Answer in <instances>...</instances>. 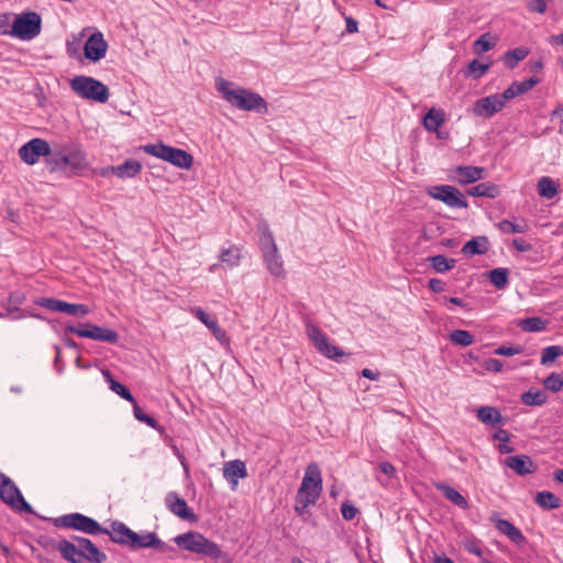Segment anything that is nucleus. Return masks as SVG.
<instances>
[{
    "mask_svg": "<svg viewBox=\"0 0 563 563\" xmlns=\"http://www.w3.org/2000/svg\"><path fill=\"white\" fill-rule=\"evenodd\" d=\"M516 82L517 81H514L507 89L499 93L500 98L505 103L514 99L515 97L520 96L519 91L516 89Z\"/></svg>",
    "mask_w": 563,
    "mask_h": 563,
    "instance_id": "obj_56",
    "label": "nucleus"
},
{
    "mask_svg": "<svg viewBox=\"0 0 563 563\" xmlns=\"http://www.w3.org/2000/svg\"><path fill=\"white\" fill-rule=\"evenodd\" d=\"M346 22V32L347 33H355L357 32L358 23L353 18L349 16L345 19Z\"/></svg>",
    "mask_w": 563,
    "mask_h": 563,
    "instance_id": "obj_63",
    "label": "nucleus"
},
{
    "mask_svg": "<svg viewBox=\"0 0 563 563\" xmlns=\"http://www.w3.org/2000/svg\"><path fill=\"white\" fill-rule=\"evenodd\" d=\"M528 53V49L518 47L515 49L507 51L504 54L503 58L506 66L510 69H514L520 60L527 57Z\"/></svg>",
    "mask_w": 563,
    "mask_h": 563,
    "instance_id": "obj_38",
    "label": "nucleus"
},
{
    "mask_svg": "<svg viewBox=\"0 0 563 563\" xmlns=\"http://www.w3.org/2000/svg\"><path fill=\"white\" fill-rule=\"evenodd\" d=\"M142 150L144 153L168 162L178 168L189 169L194 164L191 154L185 150L166 145L163 142L146 144L142 146Z\"/></svg>",
    "mask_w": 563,
    "mask_h": 563,
    "instance_id": "obj_4",
    "label": "nucleus"
},
{
    "mask_svg": "<svg viewBox=\"0 0 563 563\" xmlns=\"http://www.w3.org/2000/svg\"><path fill=\"white\" fill-rule=\"evenodd\" d=\"M485 168L477 166H456L449 172V178L463 186L484 178Z\"/></svg>",
    "mask_w": 563,
    "mask_h": 563,
    "instance_id": "obj_17",
    "label": "nucleus"
},
{
    "mask_svg": "<svg viewBox=\"0 0 563 563\" xmlns=\"http://www.w3.org/2000/svg\"><path fill=\"white\" fill-rule=\"evenodd\" d=\"M173 541L183 550L203 554L214 560L225 559L227 554L220 547L207 539L203 534L197 531H188L176 536Z\"/></svg>",
    "mask_w": 563,
    "mask_h": 563,
    "instance_id": "obj_3",
    "label": "nucleus"
},
{
    "mask_svg": "<svg viewBox=\"0 0 563 563\" xmlns=\"http://www.w3.org/2000/svg\"><path fill=\"white\" fill-rule=\"evenodd\" d=\"M379 470L382 473H384L385 475H388V476H394L395 475V467L393 466L391 463L385 461V462H382L379 463Z\"/></svg>",
    "mask_w": 563,
    "mask_h": 563,
    "instance_id": "obj_60",
    "label": "nucleus"
},
{
    "mask_svg": "<svg viewBox=\"0 0 563 563\" xmlns=\"http://www.w3.org/2000/svg\"><path fill=\"white\" fill-rule=\"evenodd\" d=\"M51 146L43 139H32L19 148V156L27 165H34L40 157H49Z\"/></svg>",
    "mask_w": 563,
    "mask_h": 563,
    "instance_id": "obj_14",
    "label": "nucleus"
},
{
    "mask_svg": "<svg viewBox=\"0 0 563 563\" xmlns=\"http://www.w3.org/2000/svg\"><path fill=\"white\" fill-rule=\"evenodd\" d=\"M489 250V241L486 236L479 235L467 241L463 247L462 253L465 256L482 255Z\"/></svg>",
    "mask_w": 563,
    "mask_h": 563,
    "instance_id": "obj_26",
    "label": "nucleus"
},
{
    "mask_svg": "<svg viewBox=\"0 0 563 563\" xmlns=\"http://www.w3.org/2000/svg\"><path fill=\"white\" fill-rule=\"evenodd\" d=\"M509 272L507 268H494L489 272V282L498 289H504L508 284Z\"/></svg>",
    "mask_w": 563,
    "mask_h": 563,
    "instance_id": "obj_43",
    "label": "nucleus"
},
{
    "mask_svg": "<svg viewBox=\"0 0 563 563\" xmlns=\"http://www.w3.org/2000/svg\"><path fill=\"white\" fill-rule=\"evenodd\" d=\"M476 416L485 424L495 426L503 422V416L496 407L482 406L477 409Z\"/></svg>",
    "mask_w": 563,
    "mask_h": 563,
    "instance_id": "obj_29",
    "label": "nucleus"
},
{
    "mask_svg": "<svg viewBox=\"0 0 563 563\" xmlns=\"http://www.w3.org/2000/svg\"><path fill=\"white\" fill-rule=\"evenodd\" d=\"M492 63H481L478 59L471 60L464 69L466 77H473L474 79L482 78L486 71L490 68Z\"/></svg>",
    "mask_w": 563,
    "mask_h": 563,
    "instance_id": "obj_37",
    "label": "nucleus"
},
{
    "mask_svg": "<svg viewBox=\"0 0 563 563\" xmlns=\"http://www.w3.org/2000/svg\"><path fill=\"white\" fill-rule=\"evenodd\" d=\"M496 44V41L489 33L482 34L473 45L474 53L483 54L492 49Z\"/></svg>",
    "mask_w": 563,
    "mask_h": 563,
    "instance_id": "obj_45",
    "label": "nucleus"
},
{
    "mask_svg": "<svg viewBox=\"0 0 563 563\" xmlns=\"http://www.w3.org/2000/svg\"><path fill=\"white\" fill-rule=\"evenodd\" d=\"M322 492V476L316 463L308 464L297 495L318 500Z\"/></svg>",
    "mask_w": 563,
    "mask_h": 563,
    "instance_id": "obj_11",
    "label": "nucleus"
},
{
    "mask_svg": "<svg viewBox=\"0 0 563 563\" xmlns=\"http://www.w3.org/2000/svg\"><path fill=\"white\" fill-rule=\"evenodd\" d=\"M307 334L312 341L316 350L323 356L338 361L339 357L344 355V351L341 347L331 344L318 327L308 324Z\"/></svg>",
    "mask_w": 563,
    "mask_h": 563,
    "instance_id": "obj_13",
    "label": "nucleus"
},
{
    "mask_svg": "<svg viewBox=\"0 0 563 563\" xmlns=\"http://www.w3.org/2000/svg\"><path fill=\"white\" fill-rule=\"evenodd\" d=\"M547 321L539 317H530L520 320L519 327L526 332H540L547 329Z\"/></svg>",
    "mask_w": 563,
    "mask_h": 563,
    "instance_id": "obj_40",
    "label": "nucleus"
},
{
    "mask_svg": "<svg viewBox=\"0 0 563 563\" xmlns=\"http://www.w3.org/2000/svg\"><path fill=\"white\" fill-rule=\"evenodd\" d=\"M11 26L9 24V19L5 15H0V33L10 35Z\"/></svg>",
    "mask_w": 563,
    "mask_h": 563,
    "instance_id": "obj_61",
    "label": "nucleus"
},
{
    "mask_svg": "<svg viewBox=\"0 0 563 563\" xmlns=\"http://www.w3.org/2000/svg\"><path fill=\"white\" fill-rule=\"evenodd\" d=\"M543 386L551 391H560L563 388V373H551L544 380Z\"/></svg>",
    "mask_w": 563,
    "mask_h": 563,
    "instance_id": "obj_48",
    "label": "nucleus"
},
{
    "mask_svg": "<svg viewBox=\"0 0 563 563\" xmlns=\"http://www.w3.org/2000/svg\"><path fill=\"white\" fill-rule=\"evenodd\" d=\"M216 88L228 103L239 110L255 111L262 114L268 112L267 101L254 91L236 86L223 78L217 79Z\"/></svg>",
    "mask_w": 563,
    "mask_h": 563,
    "instance_id": "obj_1",
    "label": "nucleus"
},
{
    "mask_svg": "<svg viewBox=\"0 0 563 563\" xmlns=\"http://www.w3.org/2000/svg\"><path fill=\"white\" fill-rule=\"evenodd\" d=\"M42 30V19L36 12H25L18 15L10 30V35L22 41L36 37Z\"/></svg>",
    "mask_w": 563,
    "mask_h": 563,
    "instance_id": "obj_8",
    "label": "nucleus"
},
{
    "mask_svg": "<svg viewBox=\"0 0 563 563\" xmlns=\"http://www.w3.org/2000/svg\"><path fill=\"white\" fill-rule=\"evenodd\" d=\"M441 492L454 505L461 507L462 509H466L468 507V503L464 496H462L455 488L449 485L440 486Z\"/></svg>",
    "mask_w": 563,
    "mask_h": 563,
    "instance_id": "obj_39",
    "label": "nucleus"
},
{
    "mask_svg": "<svg viewBox=\"0 0 563 563\" xmlns=\"http://www.w3.org/2000/svg\"><path fill=\"white\" fill-rule=\"evenodd\" d=\"M445 117L442 110L430 109L423 118V126L429 132H437L444 123Z\"/></svg>",
    "mask_w": 563,
    "mask_h": 563,
    "instance_id": "obj_33",
    "label": "nucleus"
},
{
    "mask_svg": "<svg viewBox=\"0 0 563 563\" xmlns=\"http://www.w3.org/2000/svg\"><path fill=\"white\" fill-rule=\"evenodd\" d=\"M483 366L486 371L492 373H500L504 368V364L497 358H487L483 362Z\"/></svg>",
    "mask_w": 563,
    "mask_h": 563,
    "instance_id": "obj_55",
    "label": "nucleus"
},
{
    "mask_svg": "<svg viewBox=\"0 0 563 563\" xmlns=\"http://www.w3.org/2000/svg\"><path fill=\"white\" fill-rule=\"evenodd\" d=\"M522 352H523V347L521 345H511V346L501 345L494 351V353L496 355H501V356H512V355L520 354Z\"/></svg>",
    "mask_w": 563,
    "mask_h": 563,
    "instance_id": "obj_51",
    "label": "nucleus"
},
{
    "mask_svg": "<svg viewBox=\"0 0 563 563\" xmlns=\"http://www.w3.org/2000/svg\"><path fill=\"white\" fill-rule=\"evenodd\" d=\"M505 102L499 93H494L476 100L473 104V113L476 117L492 118L505 108Z\"/></svg>",
    "mask_w": 563,
    "mask_h": 563,
    "instance_id": "obj_16",
    "label": "nucleus"
},
{
    "mask_svg": "<svg viewBox=\"0 0 563 563\" xmlns=\"http://www.w3.org/2000/svg\"><path fill=\"white\" fill-rule=\"evenodd\" d=\"M102 534H108L110 540L117 544L130 548L134 531L121 521H113L110 525V529H107Z\"/></svg>",
    "mask_w": 563,
    "mask_h": 563,
    "instance_id": "obj_23",
    "label": "nucleus"
},
{
    "mask_svg": "<svg viewBox=\"0 0 563 563\" xmlns=\"http://www.w3.org/2000/svg\"><path fill=\"white\" fill-rule=\"evenodd\" d=\"M47 165L52 172H70L78 174L88 167L86 155L82 151H71L68 154H51Z\"/></svg>",
    "mask_w": 563,
    "mask_h": 563,
    "instance_id": "obj_7",
    "label": "nucleus"
},
{
    "mask_svg": "<svg viewBox=\"0 0 563 563\" xmlns=\"http://www.w3.org/2000/svg\"><path fill=\"white\" fill-rule=\"evenodd\" d=\"M361 374L363 377L368 378L371 380H378V378H379V373L374 372L369 368H364Z\"/></svg>",
    "mask_w": 563,
    "mask_h": 563,
    "instance_id": "obj_64",
    "label": "nucleus"
},
{
    "mask_svg": "<svg viewBox=\"0 0 563 563\" xmlns=\"http://www.w3.org/2000/svg\"><path fill=\"white\" fill-rule=\"evenodd\" d=\"M496 225L503 233H506V234L526 233L529 229L528 224L525 221L515 223L509 220H501Z\"/></svg>",
    "mask_w": 563,
    "mask_h": 563,
    "instance_id": "obj_42",
    "label": "nucleus"
},
{
    "mask_svg": "<svg viewBox=\"0 0 563 563\" xmlns=\"http://www.w3.org/2000/svg\"><path fill=\"white\" fill-rule=\"evenodd\" d=\"M82 325L85 327L84 329L77 328L75 325H67L65 328V331L69 333H75L80 338L92 339L96 341L107 343H117L119 340V334L111 329L91 323H85Z\"/></svg>",
    "mask_w": 563,
    "mask_h": 563,
    "instance_id": "obj_12",
    "label": "nucleus"
},
{
    "mask_svg": "<svg viewBox=\"0 0 563 563\" xmlns=\"http://www.w3.org/2000/svg\"><path fill=\"white\" fill-rule=\"evenodd\" d=\"M341 514L345 520L351 521L358 514V509L352 503L345 501L341 505Z\"/></svg>",
    "mask_w": 563,
    "mask_h": 563,
    "instance_id": "obj_52",
    "label": "nucleus"
},
{
    "mask_svg": "<svg viewBox=\"0 0 563 563\" xmlns=\"http://www.w3.org/2000/svg\"><path fill=\"white\" fill-rule=\"evenodd\" d=\"M0 498L7 505L22 512L33 514L32 506L24 499L10 477L0 472Z\"/></svg>",
    "mask_w": 563,
    "mask_h": 563,
    "instance_id": "obj_9",
    "label": "nucleus"
},
{
    "mask_svg": "<svg viewBox=\"0 0 563 563\" xmlns=\"http://www.w3.org/2000/svg\"><path fill=\"white\" fill-rule=\"evenodd\" d=\"M142 170V164L135 159H126L124 163L118 166H109L102 169L101 175L103 177L109 175H115L119 178H133Z\"/></svg>",
    "mask_w": 563,
    "mask_h": 563,
    "instance_id": "obj_22",
    "label": "nucleus"
},
{
    "mask_svg": "<svg viewBox=\"0 0 563 563\" xmlns=\"http://www.w3.org/2000/svg\"><path fill=\"white\" fill-rule=\"evenodd\" d=\"M505 465L520 476L532 474L537 471L532 459L525 454L506 457Z\"/></svg>",
    "mask_w": 563,
    "mask_h": 563,
    "instance_id": "obj_24",
    "label": "nucleus"
},
{
    "mask_svg": "<svg viewBox=\"0 0 563 563\" xmlns=\"http://www.w3.org/2000/svg\"><path fill=\"white\" fill-rule=\"evenodd\" d=\"M449 339L455 345L464 347L471 345L474 342L473 334L466 330H454L449 334Z\"/></svg>",
    "mask_w": 563,
    "mask_h": 563,
    "instance_id": "obj_44",
    "label": "nucleus"
},
{
    "mask_svg": "<svg viewBox=\"0 0 563 563\" xmlns=\"http://www.w3.org/2000/svg\"><path fill=\"white\" fill-rule=\"evenodd\" d=\"M40 305L48 310L64 312L68 316L85 317L90 312L86 305L70 303L55 298H43Z\"/></svg>",
    "mask_w": 563,
    "mask_h": 563,
    "instance_id": "obj_15",
    "label": "nucleus"
},
{
    "mask_svg": "<svg viewBox=\"0 0 563 563\" xmlns=\"http://www.w3.org/2000/svg\"><path fill=\"white\" fill-rule=\"evenodd\" d=\"M563 355V347L560 345H550L542 350L541 364L547 365L555 358Z\"/></svg>",
    "mask_w": 563,
    "mask_h": 563,
    "instance_id": "obj_47",
    "label": "nucleus"
},
{
    "mask_svg": "<svg viewBox=\"0 0 563 563\" xmlns=\"http://www.w3.org/2000/svg\"><path fill=\"white\" fill-rule=\"evenodd\" d=\"M520 400L526 406H542L547 402L548 396L542 390L529 389L520 396Z\"/></svg>",
    "mask_w": 563,
    "mask_h": 563,
    "instance_id": "obj_36",
    "label": "nucleus"
},
{
    "mask_svg": "<svg viewBox=\"0 0 563 563\" xmlns=\"http://www.w3.org/2000/svg\"><path fill=\"white\" fill-rule=\"evenodd\" d=\"M260 246L263 253L277 250L273 234L260 235Z\"/></svg>",
    "mask_w": 563,
    "mask_h": 563,
    "instance_id": "obj_54",
    "label": "nucleus"
},
{
    "mask_svg": "<svg viewBox=\"0 0 563 563\" xmlns=\"http://www.w3.org/2000/svg\"><path fill=\"white\" fill-rule=\"evenodd\" d=\"M62 558L69 563H104L107 554L91 540L75 536L70 542L63 543Z\"/></svg>",
    "mask_w": 563,
    "mask_h": 563,
    "instance_id": "obj_2",
    "label": "nucleus"
},
{
    "mask_svg": "<svg viewBox=\"0 0 563 563\" xmlns=\"http://www.w3.org/2000/svg\"><path fill=\"white\" fill-rule=\"evenodd\" d=\"M493 438H494L495 440H497V441H500V442H508V441H509V439H510L508 431H507V430H505V429H498V430L494 433Z\"/></svg>",
    "mask_w": 563,
    "mask_h": 563,
    "instance_id": "obj_62",
    "label": "nucleus"
},
{
    "mask_svg": "<svg viewBox=\"0 0 563 563\" xmlns=\"http://www.w3.org/2000/svg\"><path fill=\"white\" fill-rule=\"evenodd\" d=\"M71 90L81 98L104 103L109 99V89L101 81L88 77L76 76L70 80Z\"/></svg>",
    "mask_w": 563,
    "mask_h": 563,
    "instance_id": "obj_5",
    "label": "nucleus"
},
{
    "mask_svg": "<svg viewBox=\"0 0 563 563\" xmlns=\"http://www.w3.org/2000/svg\"><path fill=\"white\" fill-rule=\"evenodd\" d=\"M427 194L450 208H467L468 202L465 196L454 186L437 185L427 189Z\"/></svg>",
    "mask_w": 563,
    "mask_h": 563,
    "instance_id": "obj_10",
    "label": "nucleus"
},
{
    "mask_svg": "<svg viewBox=\"0 0 563 563\" xmlns=\"http://www.w3.org/2000/svg\"><path fill=\"white\" fill-rule=\"evenodd\" d=\"M537 189H538L539 196L542 197V198H545V199H552L559 192L558 185L549 176H542L538 180Z\"/></svg>",
    "mask_w": 563,
    "mask_h": 563,
    "instance_id": "obj_34",
    "label": "nucleus"
},
{
    "mask_svg": "<svg viewBox=\"0 0 563 563\" xmlns=\"http://www.w3.org/2000/svg\"><path fill=\"white\" fill-rule=\"evenodd\" d=\"M132 405H133V413H134V417L136 420H139L140 422H143V423H146L148 427H151L155 430H161V426L158 424V422L154 418L146 415L139 407L136 400H134V402H132Z\"/></svg>",
    "mask_w": 563,
    "mask_h": 563,
    "instance_id": "obj_46",
    "label": "nucleus"
},
{
    "mask_svg": "<svg viewBox=\"0 0 563 563\" xmlns=\"http://www.w3.org/2000/svg\"><path fill=\"white\" fill-rule=\"evenodd\" d=\"M189 312L195 316L200 322H202L213 334V336L224 345H229V338L227 332L219 327L218 321L214 317H211L200 307H190Z\"/></svg>",
    "mask_w": 563,
    "mask_h": 563,
    "instance_id": "obj_18",
    "label": "nucleus"
},
{
    "mask_svg": "<svg viewBox=\"0 0 563 563\" xmlns=\"http://www.w3.org/2000/svg\"><path fill=\"white\" fill-rule=\"evenodd\" d=\"M223 476L234 489L238 486L239 478L247 476L245 463L241 460L227 462L223 466Z\"/></svg>",
    "mask_w": 563,
    "mask_h": 563,
    "instance_id": "obj_25",
    "label": "nucleus"
},
{
    "mask_svg": "<svg viewBox=\"0 0 563 563\" xmlns=\"http://www.w3.org/2000/svg\"><path fill=\"white\" fill-rule=\"evenodd\" d=\"M489 521L494 523L495 528L501 534L508 537L514 543L520 545L526 542V537L522 532L510 521L499 518L497 512L492 514Z\"/></svg>",
    "mask_w": 563,
    "mask_h": 563,
    "instance_id": "obj_20",
    "label": "nucleus"
},
{
    "mask_svg": "<svg viewBox=\"0 0 563 563\" xmlns=\"http://www.w3.org/2000/svg\"><path fill=\"white\" fill-rule=\"evenodd\" d=\"M528 9L531 12L544 13L547 11L545 0H533L528 3Z\"/></svg>",
    "mask_w": 563,
    "mask_h": 563,
    "instance_id": "obj_57",
    "label": "nucleus"
},
{
    "mask_svg": "<svg viewBox=\"0 0 563 563\" xmlns=\"http://www.w3.org/2000/svg\"><path fill=\"white\" fill-rule=\"evenodd\" d=\"M512 246L518 252H529L532 250V245L530 243H528L527 241H525L523 239H515L512 241Z\"/></svg>",
    "mask_w": 563,
    "mask_h": 563,
    "instance_id": "obj_58",
    "label": "nucleus"
},
{
    "mask_svg": "<svg viewBox=\"0 0 563 563\" xmlns=\"http://www.w3.org/2000/svg\"><path fill=\"white\" fill-rule=\"evenodd\" d=\"M158 543V537L155 532H144V533H136L134 532L133 540L131 543L130 549L137 550V549H147L154 547V544Z\"/></svg>",
    "mask_w": 563,
    "mask_h": 563,
    "instance_id": "obj_31",
    "label": "nucleus"
},
{
    "mask_svg": "<svg viewBox=\"0 0 563 563\" xmlns=\"http://www.w3.org/2000/svg\"><path fill=\"white\" fill-rule=\"evenodd\" d=\"M316 503H317V500H313V499H310L308 497H303L300 495H296L295 511L299 516H302L306 512L307 508L311 505H314Z\"/></svg>",
    "mask_w": 563,
    "mask_h": 563,
    "instance_id": "obj_50",
    "label": "nucleus"
},
{
    "mask_svg": "<svg viewBox=\"0 0 563 563\" xmlns=\"http://www.w3.org/2000/svg\"><path fill=\"white\" fill-rule=\"evenodd\" d=\"M166 505L169 511L180 519L188 521L197 520V516L189 509L187 501L176 493H168L166 495Z\"/></svg>",
    "mask_w": 563,
    "mask_h": 563,
    "instance_id": "obj_21",
    "label": "nucleus"
},
{
    "mask_svg": "<svg viewBox=\"0 0 563 563\" xmlns=\"http://www.w3.org/2000/svg\"><path fill=\"white\" fill-rule=\"evenodd\" d=\"M219 258L222 264L227 265L230 268H233L240 264L241 249L235 245H231L228 249H223L220 252Z\"/></svg>",
    "mask_w": 563,
    "mask_h": 563,
    "instance_id": "obj_35",
    "label": "nucleus"
},
{
    "mask_svg": "<svg viewBox=\"0 0 563 563\" xmlns=\"http://www.w3.org/2000/svg\"><path fill=\"white\" fill-rule=\"evenodd\" d=\"M540 82V79L537 77H530L521 82H516V89L519 91V95H523L531 90L537 84Z\"/></svg>",
    "mask_w": 563,
    "mask_h": 563,
    "instance_id": "obj_53",
    "label": "nucleus"
},
{
    "mask_svg": "<svg viewBox=\"0 0 563 563\" xmlns=\"http://www.w3.org/2000/svg\"><path fill=\"white\" fill-rule=\"evenodd\" d=\"M264 263L267 269L276 277L284 275V262L278 253V250H273L263 253Z\"/></svg>",
    "mask_w": 563,
    "mask_h": 563,
    "instance_id": "obj_27",
    "label": "nucleus"
},
{
    "mask_svg": "<svg viewBox=\"0 0 563 563\" xmlns=\"http://www.w3.org/2000/svg\"><path fill=\"white\" fill-rule=\"evenodd\" d=\"M431 263V266L438 273H445L446 271L453 268L456 264L454 258H448L443 255H434L428 258Z\"/></svg>",
    "mask_w": 563,
    "mask_h": 563,
    "instance_id": "obj_41",
    "label": "nucleus"
},
{
    "mask_svg": "<svg viewBox=\"0 0 563 563\" xmlns=\"http://www.w3.org/2000/svg\"><path fill=\"white\" fill-rule=\"evenodd\" d=\"M102 374H103V377L104 379L107 380V383L109 384V388L115 393L117 395H119L121 398L128 400L129 402H134L135 398L133 397V395L131 394V391L124 386L122 385L121 383L117 382L110 371L106 369V371H102Z\"/></svg>",
    "mask_w": 563,
    "mask_h": 563,
    "instance_id": "obj_32",
    "label": "nucleus"
},
{
    "mask_svg": "<svg viewBox=\"0 0 563 563\" xmlns=\"http://www.w3.org/2000/svg\"><path fill=\"white\" fill-rule=\"evenodd\" d=\"M429 288L433 292H442V291H444V283L441 279L431 278L429 280Z\"/></svg>",
    "mask_w": 563,
    "mask_h": 563,
    "instance_id": "obj_59",
    "label": "nucleus"
},
{
    "mask_svg": "<svg viewBox=\"0 0 563 563\" xmlns=\"http://www.w3.org/2000/svg\"><path fill=\"white\" fill-rule=\"evenodd\" d=\"M466 194L472 197L496 198L499 196L500 190L496 184L486 181L468 188Z\"/></svg>",
    "mask_w": 563,
    "mask_h": 563,
    "instance_id": "obj_28",
    "label": "nucleus"
},
{
    "mask_svg": "<svg viewBox=\"0 0 563 563\" xmlns=\"http://www.w3.org/2000/svg\"><path fill=\"white\" fill-rule=\"evenodd\" d=\"M37 542L45 550H47V551H59V553L62 554L63 543L70 542V540L62 539V540L57 541V540L52 539L49 537H41L37 540Z\"/></svg>",
    "mask_w": 563,
    "mask_h": 563,
    "instance_id": "obj_49",
    "label": "nucleus"
},
{
    "mask_svg": "<svg viewBox=\"0 0 563 563\" xmlns=\"http://www.w3.org/2000/svg\"><path fill=\"white\" fill-rule=\"evenodd\" d=\"M107 49L108 43L103 38L102 33L95 32L85 43L84 53L86 58L98 62L106 56Z\"/></svg>",
    "mask_w": 563,
    "mask_h": 563,
    "instance_id": "obj_19",
    "label": "nucleus"
},
{
    "mask_svg": "<svg viewBox=\"0 0 563 563\" xmlns=\"http://www.w3.org/2000/svg\"><path fill=\"white\" fill-rule=\"evenodd\" d=\"M56 528H68L78 530L86 534L97 536L107 531L97 520L80 512L67 514L52 519Z\"/></svg>",
    "mask_w": 563,
    "mask_h": 563,
    "instance_id": "obj_6",
    "label": "nucleus"
},
{
    "mask_svg": "<svg viewBox=\"0 0 563 563\" xmlns=\"http://www.w3.org/2000/svg\"><path fill=\"white\" fill-rule=\"evenodd\" d=\"M534 503L543 510H552L561 507V499L555 494L543 490L534 497Z\"/></svg>",
    "mask_w": 563,
    "mask_h": 563,
    "instance_id": "obj_30",
    "label": "nucleus"
}]
</instances>
